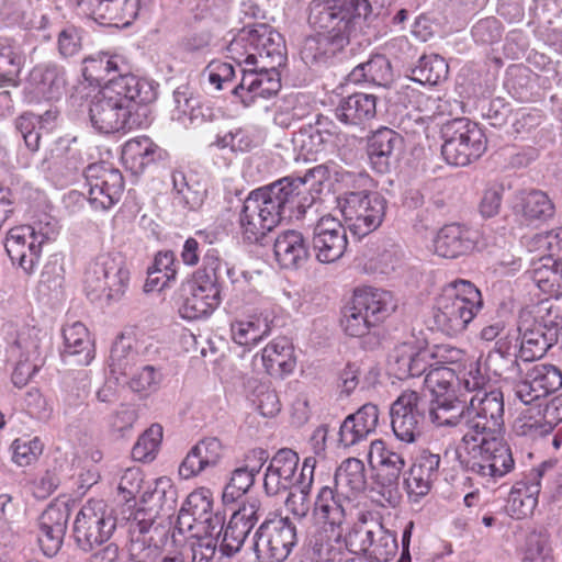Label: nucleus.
<instances>
[{"label":"nucleus","instance_id":"1","mask_svg":"<svg viewBox=\"0 0 562 562\" xmlns=\"http://www.w3.org/2000/svg\"><path fill=\"white\" fill-rule=\"evenodd\" d=\"M226 50L241 74L233 87V95L245 106H250L257 98L269 99L280 91L278 68L286 59V48L283 36L272 26L257 23L243 27Z\"/></svg>","mask_w":562,"mask_h":562},{"label":"nucleus","instance_id":"2","mask_svg":"<svg viewBox=\"0 0 562 562\" xmlns=\"http://www.w3.org/2000/svg\"><path fill=\"white\" fill-rule=\"evenodd\" d=\"M322 166L307 171L302 177H284L273 183L252 190L243 201L238 225L243 239L258 244L277 227L283 218L305 216L314 204L307 176L322 170Z\"/></svg>","mask_w":562,"mask_h":562},{"label":"nucleus","instance_id":"3","mask_svg":"<svg viewBox=\"0 0 562 562\" xmlns=\"http://www.w3.org/2000/svg\"><path fill=\"white\" fill-rule=\"evenodd\" d=\"M157 99V86L145 78H111L93 97L89 106L91 125L100 133H126L140 126L139 106Z\"/></svg>","mask_w":562,"mask_h":562},{"label":"nucleus","instance_id":"4","mask_svg":"<svg viewBox=\"0 0 562 562\" xmlns=\"http://www.w3.org/2000/svg\"><path fill=\"white\" fill-rule=\"evenodd\" d=\"M383 5L384 0H313L308 23L348 45L361 19L379 15Z\"/></svg>","mask_w":562,"mask_h":562},{"label":"nucleus","instance_id":"5","mask_svg":"<svg viewBox=\"0 0 562 562\" xmlns=\"http://www.w3.org/2000/svg\"><path fill=\"white\" fill-rule=\"evenodd\" d=\"M483 307L481 291L468 280L447 284L436 300L434 321L448 336L463 333Z\"/></svg>","mask_w":562,"mask_h":562},{"label":"nucleus","instance_id":"6","mask_svg":"<svg viewBox=\"0 0 562 562\" xmlns=\"http://www.w3.org/2000/svg\"><path fill=\"white\" fill-rule=\"evenodd\" d=\"M130 281L123 259L114 254H100L87 265L83 289L94 303L110 304L122 299Z\"/></svg>","mask_w":562,"mask_h":562},{"label":"nucleus","instance_id":"7","mask_svg":"<svg viewBox=\"0 0 562 562\" xmlns=\"http://www.w3.org/2000/svg\"><path fill=\"white\" fill-rule=\"evenodd\" d=\"M441 155L452 166H468L477 160L487 148L483 130L467 117L446 122L441 127Z\"/></svg>","mask_w":562,"mask_h":562},{"label":"nucleus","instance_id":"8","mask_svg":"<svg viewBox=\"0 0 562 562\" xmlns=\"http://www.w3.org/2000/svg\"><path fill=\"white\" fill-rule=\"evenodd\" d=\"M56 235V227L49 222L15 226L8 231L4 248L11 262L31 276L37 269L43 246Z\"/></svg>","mask_w":562,"mask_h":562},{"label":"nucleus","instance_id":"9","mask_svg":"<svg viewBox=\"0 0 562 562\" xmlns=\"http://www.w3.org/2000/svg\"><path fill=\"white\" fill-rule=\"evenodd\" d=\"M114 509L103 499H89L77 513L72 524V538L85 553L105 543L116 529Z\"/></svg>","mask_w":562,"mask_h":562},{"label":"nucleus","instance_id":"10","mask_svg":"<svg viewBox=\"0 0 562 562\" xmlns=\"http://www.w3.org/2000/svg\"><path fill=\"white\" fill-rule=\"evenodd\" d=\"M386 319L384 292L371 286L357 289L350 305L342 312L341 326L351 337H361L368 330L379 336Z\"/></svg>","mask_w":562,"mask_h":562},{"label":"nucleus","instance_id":"11","mask_svg":"<svg viewBox=\"0 0 562 562\" xmlns=\"http://www.w3.org/2000/svg\"><path fill=\"white\" fill-rule=\"evenodd\" d=\"M467 471L483 479L497 480L509 473L515 465L509 447L497 436H479L467 445Z\"/></svg>","mask_w":562,"mask_h":562},{"label":"nucleus","instance_id":"12","mask_svg":"<svg viewBox=\"0 0 562 562\" xmlns=\"http://www.w3.org/2000/svg\"><path fill=\"white\" fill-rule=\"evenodd\" d=\"M469 412L467 431L462 440L465 445L479 436H497L504 423V396L501 390L493 389L472 394L468 398Z\"/></svg>","mask_w":562,"mask_h":562},{"label":"nucleus","instance_id":"13","mask_svg":"<svg viewBox=\"0 0 562 562\" xmlns=\"http://www.w3.org/2000/svg\"><path fill=\"white\" fill-rule=\"evenodd\" d=\"M340 211L351 234L359 239L381 226L386 212L385 200L375 192H346Z\"/></svg>","mask_w":562,"mask_h":562},{"label":"nucleus","instance_id":"14","mask_svg":"<svg viewBox=\"0 0 562 562\" xmlns=\"http://www.w3.org/2000/svg\"><path fill=\"white\" fill-rule=\"evenodd\" d=\"M221 272H194L182 285V300L179 313L182 318L194 321L206 317L221 303Z\"/></svg>","mask_w":562,"mask_h":562},{"label":"nucleus","instance_id":"15","mask_svg":"<svg viewBox=\"0 0 562 562\" xmlns=\"http://www.w3.org/2000/svg\"><path fill=\"white\" fill-rule=\"evenodd\" d=\"M297 543L296 527L288 517L263 521L254 537L260 562H283Z\"/></svg>","mask_w":562,"mask_h":562},{"label":"nucleus","instance_id":"16","mask_svg":"<svg viewBox=\"0 0 562 562\" xmlns=\"http://www.w3.org/2000/svg\"><path fill=\"white\" fill-rule=\"evenodd\" d=\"M88 200L95 210L105 211L116 204L124 190V178L119 169L106 162H95L85 169Z\"/></svg>","mask_w":562,"mask_h":562},{"label":"nucleus","instance_id":"17","mask_svg":"<svg viewBox=\"0 0 562 562\" xmlns=\"http://www.w3.org/2000/svg\"><path fill=\"white\" fill-rule=\"evenodd\" d=\"M67 71L57 61L36 64L29 72L25 95L30 102L59 100L66 91Z\"/></svg>","mask_w":562,"mask_h":562},{"label":"nucleus","instance_id":"18","mask_svg":"<svg viewBox=\"0 0 562 562\" xmlns=\"http://www.w3.org/2000/svg\"><path fill=\"white\" fill-rule=\"evenodd\" d=\"M312 250L317 261L331 263L339 260L348 247L345 226L331 215H325L313 225Z\"/></svg>","mask_w":562,"mask_h":562},{"label":"nucleus","instance_id":"19","mask_svg":"<svg viewBox=\"0 0 562 562\" xmlns=\"http://www.w3.org/2000/svg\"><path fill=\"white\" fill-rule=\"evenodd\" d=\"M261 516V504L258 499H251L236 510L220 535H217L218 528L215 530L216 538L222 536L220 553L223 557L232 558L239 552L247 536Z\"/></svg>","mask_w":562,"mask_h":562},{"label":"nucleus","instance_id":"20","mask_svg":"<svg viewBox=\"0 0 562 562\" xmlns=\"http://www.w3.org/2000/svg\"><path fill=\"white\" fill-rule=\"evenodd\" d=\"M420 397L412 390L403 391L389 409L391 426L395 437L406 443L414 442L419 435L424 411L419 407Z\"/></svg>","mask_w":562,"mask_h":562},{"label":"nucleus","instance_id":"21","mask_svg":"<svg viewBox=\"0 0 562 562\" xmlns=\"http://www.w3.org/2000/svg\"><path fill=\"white\" fill-rule=\"evenodd\" d=\"M299 454L292 449L282 448L274 453L263 476V490L268 496L284 493L299 483Z\"/></svg>","mask_w":562,"mask_h":562},{"label":"nucleus","instance_id":"22","mask_svg":"<svg viewBox=\"0 0 562 562\" xmlns=\"http://www.w3.org/2000/svg\"><path fill=\"white\" fill-rule=\"evenodd\" d=\"M70 518V508L66 503H54L46 507L38 519V544L43 553L53 558L60 550Z\"/></svg>","mask_w":562,"mask_h":562},{"label":"nucleus","instance_id":"23","mask_svg":"<svg viewBox=\"0 0 562 562\" xmlns=\"http://www.w3.org/2000/svg\"><path fill=\"white\" fill-rule=\"evenodd\" d=\"M562 387V372L553 364H537L517 383L516 396L524 404L544 398Z\"/></svg>","mask_w":562,"mask_h":562},{"label":"nucleus","instance_id":"24","mask_svg":"<svg viewBox=\"0 0 562 562\" xmlns=\"http://www.w3.org/2000/svg\"><path fill=\"white\" fill-rule=\"evenodd\" d=\"M139 0H77L83 14L102 25L127 24L138 12Z\"/></svg>","mask_w":562,"mask_h":562},{"label":"nucleus","instance_id":"25","mask_svg":"<svg viewBox=\"0 0 562 562\" xmlns=\"http://www.w3.org/2000/svg\"><path fill=\"white\" fill-rule=\"evenodd\" d=\"M9 353L16 360L12 381L21 387L37 372L40 366V339L33 329L21 331L10 346Z\"/></svg>","mask_w":562,"mask_h":562},{"label":"nucleus","instance_id":"26","mask_svg":"<svg viewBox=\"0 0 562 562\" xmlns=\"http://www.w3.org/2000/svg\"><path fill=\"white\" fill-rule=\"evenodd\" d=\"M519 334L517 328L496 340L486 362L494 374L506 380H516L521 375Z\"/></svg>","mask_w":562,"mask_h":562},{"label":"nucleus","instance_id":"27","mask_svg":"<svg viewBox=\"0 0 562 562\" xmlns=\"http://www.w3.org/2000/svg\"><path fill=\"white\" fill-rule=\"evenodd\" d=\"M82 76L90 83H106L111 78L133 76L124 56L110 52H98L83 58Z\"/></svg>","mask_w":562,"mask_h":562},{"label":"nucleus","instance_id":"28","mask_svg":"<svg viewBox=\"0 0 562 562\" xmlns=\"http://www.w3.org/2000/svg\"><path fill=\"white\" fill-rule=\"evenodd\" d=\"M223 453L222 442L215 437L198 441L181 462L180 476L188 480L215 468L221 462Z\"/></svg>","mask_w":562,"mask_h":562},{"label":"nucleus","instance_id":"29","mask_svg":"<svg viewBox=\"0 0 562 562\" xmlns=\"http://www.w3.org/2000/svg\"><path fill=\"white\" fill-rule=\"evenodd\" d=\"M173 202L186 211H198L204 203L206 184L193 171L176 169L171 175Z\"/></svg>","mask_w":562,"mask_h":562},{"label":"nucleus","instance_id":"30","mask_svg":"<svg viewBox=\"0 0 562 562\" xmlns=\"http://www.w3.org/2000/svg\"><path fill=\"white\" fill-rule=\"evenodd\" d=\"M274 257L283 269L294 270L303 267L310 258V247L299 231L281 232L273 244Z\"/></svg>","mask_w":562,"mask_h":562},{"label":"nucleus","instance_id":"31","mask_svg":"<svg viewBox=\"0 0 562 562\" xmlns=\"http://www.w3.org/2000/svg\"><path fill=\"white\" fill-rule=\"evenodd\" d=\"M473 233L459 225L449 224L440 228L434 239V250L442 258H458L473 250Z\"/></svg>","mask_w":562,"mask_h":562},{"label":"nucleus","instance_id":"32","mask_svg":"<svg viewBox=\"0 0 562 562\" xmlns=\"http://www.w3.org/2000/svg\"><path fill=\"white\" fill-rule=\"evenodd\" d=\"M178 490L171 480L161 476L140 497L142 510L153 514V517H169L176 509Z\"/></svg>","mask_w":562,"mask_h":562},{"label":"nucleus","instance_id":"33","mask_svg":"<svg viewBox=\"0 0 562 562\" xmlns=\"http://www.w3.org/2000/svg\"><path fill=\"white\" fill-rule=\"evenodd\" d=\"M469 403L465 394L439 396L429 411L431 422L439 427H459L467 431Z\"/></svg>","mask_w":562,"mask_h":562},{"label":"nucleus","instance_id":"34","mask_svg":"<svg viewBox=\"0 0 562 562\" xmlns=\"http://www.w3.org/2000/svg\"><path fill=\"white\" fill-rule=\"evenodd\" d=\"M346 46L341 38L322 31L304 40L300 54L305 65L323 66L328 65Z\"/></svg>","mask_w":562,"mask_h":562},{"label":"nucleus","instance_id":"35","mask_svg":"<svg viewBox=\"0 0 562 562\" xmlns=\"http://www.w3.org/2000/svg\"><path fill=\"white\" fill-rule=\"evenodd\" d=\"M520 318L530 321V324L543 330L552 333L553 339L559 340V328L562 324V300L547 297L535 305L521 310Z\"/></svg>","mask_w":562,"mask_h":562},{"label":"nucleus","instance_id":"36","mask_svg":"<svg viewBox=\"0 0 562 562\" xmlns=\"http://www.w3.org/2000/svg\"><path fill=\"white\" fill-rule=\"evenodd\" d=\"M184 512H190L198 524L201 525V532L214 533L218 528L217 535L222 532L224 517L213 514L212 493L207 488H199L191 492L183 502Z\"/></svg>","mask_w":562,"mask_h":562},{"label":"nucleus","instance_id":"37","mask_svg":"<svg viewBox=\"0 0 562 562\" xmlns=\"http://www.w3.org/2000/svg\"><path fill=\"white\" fill-rule=\"evenodd\" d=\"M392 374L398 380L419 376L428 369L429 350L416 351L413 341L396 346L391 356Z\"/></svg>","mask_w":562,"mask_h":562},{"label":"nucleus","instance_id":"38","mask_svg":"<svg viewBox=\"0 0 562 562\" xmlns=\"http://www.w3.org/2000/svg\"><path fill=\"white\" fill-rule=\"evenodd\" d=\"M63 337L64 350L61 356L65 361L72 358V362L79 366H88L92 361L94 358L93 344L87 327L82 323L75 322L64 327Z\"/></svg>","mask_w":562,"mask_h":562},{"label":"nucleus","instance_id":"39","mask_svg":"<svg viewBox=\"0 0 562 562\" xmlns=\"http://www.w3.org/2000/svg\"><path fill=\"white\" fill-rule=\"evenodd\" d=\"M517 331L519 334L520 360L535 361L546 355L548 349L558 342L553 334L543 333L540 328L530 324V321L518 319Z\"/></svg>","mask_w":562,"mask_h":562},{"label":"nucleus","instance_id":"40","mask_svg":"<svg viewBox=\"0 0 562 562\" xmlns=\"http://www.w3.org/2000/svg\"><path fill=\"white\" fill-rule=\"evenodd\" d=\"M12 20L26 30H45L55 14L52 0H16Z\"/></svg>","mask_w":562,"mask_h":562},{"label":"nucleus","instance_id":"41","mask_svg":"<svg viewBox=\"0 0 562 562\" xmlns=\"http://www.w3.org/2000/svg\"><path fill=\"white\" fill-rule=\"evenodd\" d=\"M181 260L186 266H196L202 260V266L195 272H221L225 268L226 272L229 273V268L222 261L220 251L206 244L205 241L200 243L196 238H188L180 254Z\"/></svg>","mask_w":562,"mask_h":562},{"label":"nucleus","instance_id":"42","mask_svg":"<svg viewBox=\"0 0 562 562\" xmlns=\"http://www.w3.org/2000/svg\"><path fill=\"white\" fill-rule=\"evenodd\" d=\"M376 98L373 94L356 92L340 100L335 109L337 120L347 125H358L374 117Z\"/></svg>","mask_w":562,"mask_h":562},{"label":"nucleus","instance_id":"43","mask_svg":"<svg viewBox=\"0 0 562 562\" xmlns=\"http://www.w3.org/2000/svg\"><path fill=\"white\" fill-rule=\"evenodd\" d=\"M272 321L267 314L251 315L247 319L236 321L231 325L232 339L250 350L271 331Z\"/></svg>","mask_w":562,"mask_h":562},{"label":"nucleus","instance_id":"44","mask_svg":"<svg viewBox=\"0 0 562 562\" xmlns=\"http://www.w3.org/2000/svg\"><path fill=\"white\" fill-rule=\"evenodd\" d=\"M370 467L369 493L373 502L384 506L383 499L386 491V448L384 441L374 440L368 453Z\"/></svg>","mask_w":562,"mask_h":562},{"label":"nucleus","instance_id":"45","mask_svg":"<svg viewBox=\"0 0 562 562\" xmlns=\"http://www.w3.org/2000/svg\"><path fill=\"white\" fill-rule=\"evenodd\" d=\"M91 381L86 370H79L64 379L61 407L66 416L75 414L87 405Z\"/></svg>","mask_w":562,"mask_h":562},{"label":"nucleus","instance_id":"46","mask_svg":"<svg viewBox=\"0 0 562 562\" xmlns=\"http://www.w3.org/2000/svg\"><path fill=\"white\" fill-rule=\"evenodd\" d=\"M260 359L270 375L289 374L295 367L293 348L286 338H278L268 344L262 349Z\"/></svg>","mask_w":562,"mask_h":562},{"label":"nucleus","instance_id":"47","mask_svg":"<svg viewBox=\"0 0 562 562\" xmlns=\"http://www.w3.org/2000/svg\"><path fill=\"white\" fill-rule=\"evenodd\" d=\"M515 210L527 224L544 223L552 218L555 212L551 199L540 190L521 193Z\"/></svg>","mask_w":562,"mask_h":562},{"label":"nucleus","instance_id":"48","mask_svg":"<svg viewBox=\"0 0 562 562\" xmlns=\"http://www.w3.org/2000/svg\"><path fill=\"white\" fill-rule=\"evenodd\" d=\"M24 64V56L18 43L7 36H0V88L16 87Z\"/></svg>","mask_w":562,"mask_h":562},{"label":"nucleus","instance_id":"49","mask_svg":"<svg viewBox=\"0 0 562 562\" xmlns=\"http://www.w3.org/2000/svg\"><path fill=\"white\" fill-rule=\"evenodd\" d=\"M366 484L364 464L359 459L348 458L335 472L336 490L346 494V498L363 491Z\"/></svg>","mask_w":562,"mask_h":562},{"label":"nucleus","instance_id":"50","mask_svg":"<svg viewBox=\"0 0 562 562\" xmlns=\"http://www.w3.org/2000/svg\"><path fill=\"white\" fill-rule=\"evenodd\" d=\"M122 155L126 161L143 169L155 161L165 159L167 153L149 137L142 136L127 140L123 146Z\"/></svg>","mask_w":562,"mask_h":562},{"label":"nucleus","instance_id":"51","mask_svg":"<svg viewBox=\"0 0 562 562\" xmlns=\"http://www.w3.org/2000/svg\"><path fill=\"white\" fill-rule=\"evenodd\" d=\"M173 103L172 120L184 126L203 122V108L199 100L193 97L188 86L182 85L173 91Z\"/></svg>","mask_w":562,"mask_h":562},{"label":"nucleus","instance_id":"52","mask_svg":"<svg viewBox=\"0 0 562 562\" xmlns=\"http://www.w3.org/2000/svg\"><path fill=\"white\" fill-rule=\"evenodd\" d=\"M345 503L349 505V501L341 499L338 495L334 494V491L324 486L315 501V512L319 515L325 522L333 527H340L346 519V507Z\"/></svg>","mask_w":562,"mask_h":562},{"label":"nucleus","instance_id":"53","mask_svg":"<svg viewBox=\"0 0 562 562\" xmlns=\"http://www.w3.org/2000/svg\"><path fill=\"white\" fill-rule=\"evenodd\" d=\"M137 361V352L133 349L132 342L125 337H120L112 345L109 368L114 375H128Z\"/></svg>","mask_w":562,"mask_h":562},{"label":"nucleus","instance_id":"54","mask_svg":"<svg viewBox=\"0 0 562 562\" xmlns=\"http://www.w3.org/2000/svg\"><path fill=\"white\" fill-rule=\"evenodd\" d=\"M49 117V111L45 112L44 115L24 112L15 120V128L19 131L24 139L25 146L31 151H36L40 148L43 122H46Z\"/></svg>","mask_w":562,"mask_h":562},{"label":"nucleus","instance_id":"55","mask_svg":"<svg viewBox=\"0 0 562 562\" xmlns=\"http://www.w3.org/2000/svg\"><path fill=\"white\" fill-rule=\"evenodd\" d=\"M430 369L427 371L424 383L425 386L435 395L439 396L451 395L449 393L453 382L457 381V372L454 368L447 366L429 364Z\"/></svg>","mask_w":562,"mask_h":562},{"label":"nucleus","instance_id":"56","mask_svg":"<svg viewBox=\"0 0 562 562\" xmlns=\"http://www.w3.org/2000/svg\"><path fill=\"white\" fill-rule=\"evenodd\" d=\"M86 31L76 25H67L57 35V52L61 59H70L82 50Z\"/></svg>","mask_w":562,"mask_h":562},{"label":"nucleus","instance_id":"57","mask_svg":"<svg viewBox=\"0 0 562 562\" xmlns=\"http://www.w3.org/2000/svg\"><path fill=\"white\" fill-rule=\"evenodd\" d=\"M162 439V428L159 425L150 426L136 441L132 456L137 461L148 462L155 459Z\"/></svg>","mask_w":562,"mask_h":562},{"label":"nucleus","instance_id":"58","mask_svg":"<svg viewBox=\"0 0 562 562\" xmlns=\"http://www.w3.org/2000/svg\"><path fill=\"white\" fill-rule=\"evenodd\" d=\"M460 394H465L469 398L472 394L485 392L488 379L483 373L477 361H470L464 368L462 375H457Z\"/></svg>","mask_w":562,"mask_h":562},{"label":"nucleus","instance_id":"59","mask_svg":"<svg viewBox=\"0 0 562 562\" xmlns=\"http://www.w3.org/2000/svg\"><path fill=\"white\" fill-rule=\"evenodd\" d=\"M43 443L40 438L21 437L12 445V461L19 467H27L35 462L43 452Z\"/></svg>","mask_w":562,"mask_h":562},{"label":"nucleus","instance_id":"60","mask_svg":"<svg viewBox=\"0 0 562 562\" xmlns=\"http://www.w3.org/2000/svg\"><path fill=\"white\" fill-rule=\"evenodd\" d=\"M191 562H213L217 550V538L214 533L193 532L188 540Z\"/></svg>","mask_w":562,"mask_h":562},{"label":"nucleus","instance_id":"61","mask_svg":"<svg viewBox=\"0 0 562 562\" xmlns=\"http://www.w3.org/2000/svg\"><path fill=\"white\" fill-rule=\"evenodd\" d=\"M65 282V270L58 256H52L45 263L38 282V291L49 294L61 290Z\"/></svg>","mask_w":562,"mask_h":562},{"label":"nucleus","instance_id":"62","mask_svg":"<svg viewBox=\"0 0 562 562\" xmlns=\"http://www.w3.org/2000/svg\"><path fill=\"white\" fill-rule=\"evenodd\" d=\"M255 475L247 469L237 468L232 472L231 480L223 491V502L225 504L235 503L243 497L255 483Z\"/></svg>","mask_w":562,"mask_h":562},{"label":"nucleus","instance_id":"63","mask_svg":"<svg viewBox=\"0 0 562 562\" xmlns=\"http://www.w3.org/2000/svg\"><path fill=\"white\" fill-rule=\"evenodd\" d=\"M548 469L549 467L546 463L532 469L522 480L514 484L509 494H515V496L521 497L524 501L526 498H536L538 501L541 481L546 476Z\"/></svg>","mask_w":562,"mask_h":562},{"label":"nucleus","instance_id":"64","mask_svg":"<svg viewBox=\"0 0 562 562\" xmlns=\"http://www.w3.org/2000/svg\"><path fill=\"white\" fill-rule=\"evenodd\" d=\"M551 262H541L532 270V280L542 291L551 292L562 285L561 259Z\"/></svg>","mask_w":562,"mask_h":562}]
</instances>
